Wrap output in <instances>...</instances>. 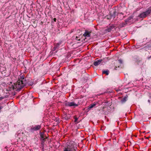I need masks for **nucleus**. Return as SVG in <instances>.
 I'll return each mask as SVG.
<instances>
[{"instance_id": "0eeeda50", "label": "nucleus", "mask_w": 151, "mask_h": 151, "mask_svg": "<svg viewBox=\"0 0 151 151\" xmlns=\"http://www.w3.org/2000/svg\"><path fill=\"white\" fill-rule=\"evenodd\" d=\"M115 27L113 25H111L109 26H108L107 28L106 29V30L108 32H110L113 29H114Z\"/></svg>"}, {"instance_id": "9b49d317", "label": "nucleus", "mask_w": 151, "mask_h": 151, "mask_svg": "<svg viewBox=\"0 0 151 151\" xmlns=\"http://www.w3.org/2000/svg\"><path fill=\"white\" fill-rule=\"evenodd\" d=\"M102 61V60L100 59L98 60L97 61H95L93 63V65L95 66H97L98 65L100 64Z\"/></svg>"}, {"instance_id": "bb28decb", "label": "nucleus", "mask_w": 151, "mask_h": 151, "mask_svg": "<svg viewBox=\"0 0 151 151\" xmlns=\"http://www.w3.org/2000/svg\"><path fill=\"white\" fill-rule=\"evenodd\" d=\"M21 78L23 80L24 79V78L23 76H22Z\"/></svg>"}, {"instance_id": "5701e85b", "label": "nucleus", "mask_w": 151, "mask_h": 151, "mask_svg": "<svg viewBox=\"0 0 151 151\" xmlns=\"http://www.w3.org/2000/svg\"><path fill=\"white\" fill-rule=\"evenodd\" d=\"M56 19L55 18H54L53 19V20L54 22H56Z\"/></svg>"}, {"instance_id": "f8f14e48", "label": "nucleus", "mask_w": 151, "mask_h": 151, "mask_svg": "<svg viewBox=\"0 0 151 151\" xmlns=\"http://www.w3.org/2000/svg\"><path fill=\"white\" fill-rule=\"evenodd\" d=\"M61 44V42H59L55 45L53 47V50L55 51L59 47V46Z\"/></svg>"}, {"instance_id": "2eb2a0df", "label": "nucleus", "mask_w": 151, "mask_h": 151, "mask_svg": "<svg viewBox=\"0 0 151 151\" xmlns=\"http://www.w3.org/2000/svg\"><path fill=\"white\" fill-rule=\"evenodd\" d=\"M127 24L126 22H122L120 24V26L121 27H124L127 25Z\"/></svg>"}, {"instance_id": "6e6552de", "label": "nucleus", "mask_w": 151, "mask_h": 151, "mask_svg": "<svg viewBox=\"0 0 151 151\" xmlns=\"http://www.w3.org/2000/svg\"><path fill=\"white\" fill-rule=\"evenodd\" d=\"M117 12H116V11L115 10H114L113 13L112 14H110V18H113V19L114 18L116 15H117Z\"/></svg>"}, {"instance_id": "9d476101", "label": "nucleus", "mask_w": 151, "mask_h": 151, "mask_svg": "<svg viewBox=\"0 0 151 151\" xmlns=\"http://www.w3.org/2000/svg\"><path fill=\"white\" fill-rule=\"evenodd\" d=\"M128 98V96L127 95H126V96H124V98H123L121 101L120 102L122 104H123L125 103L127 100V99Z\"/></svg>"}, {"instance_id": "4be33fe9", "label": "nucleus", "mask_w": 151, "mask_h": 151, "mask_svg": "<svg viewBox=\"0 0 151 151\" xmlns=\"http://www.w3.org/2000/svg\"><path fill=\"white\" fill-rule=\"evenodd\" d=\"M4 98L3 96L0 97V100H2Z\"/></svg>"}, {"instance_id": "a211bd4d", "label": "nucleus", "mask_w": 151, "mask_h": 151, "mask_svg": "<svg viewBox=\"0 0 151 151\" xmlns=\"http://www.w3.org/2000/svg\"><path fill=\"white\" fill-rule=\"evenodd\" d=\"M41 145L42 147V148L44 149V145H45V142L43 141H41Z\"/></svg>"}, {"instance_id": "39448f33", "label": "nucleus", "mask_w": 151, "mask_h": 151, "mask_svg": "<svg viewBox=\"0 0 151 151\" xmlns=\"http://www.w3.org/2000/svg\"><path fill=\"white\" fill-rule=\"evenodd\" d=\"M80 104L79 102H78L77 104L75 103L74 102H67L65 104L66 106H68L69 107L73 106L74 108L75 107L78 106Z\"/></svg>"}, {"instance_id": "b1692460", "label": "nucleus", "mask_w": 151, "mask_h": 151, "mask_svg": "<svg viewBox=\"0 0 151 151\" xmlns=\"http://www.w3.org/2000/svg\"><path fill=\"white\" fill-rule=\"evenodd\" d=\"M145 50H146L147 49V48L149 47H147L146 45H145Z\"/></svg>"}, {"instance_id": "4468645a", "label": "nucleus", "mask_w": 151, "mask_h": 151, "mask_svg": "<svg viewBox=\"0 0 151 151\" xmlns=\"http://www.w3.org/2000/svg\"><path fill=\"white\" fill-rule=\"evenodd\" d=\"M109 71L108 70H103L102 71V74H106V75H109Z\"/></svg>"}, {"instance_id": "412c9836", "label": "nucleus", "mask_w": 151, "mask_h": 151, "mask_svg": "<svg viewBox=\"0 0 151 151\" xmlns=\"http://www.w3.org/2000/svg\"><path fill=\"white\" fill-rule=\"evenodd\" d=\"M147 58L148 60H150L151 58V55L150 56V57H147Z\"/></svg>"}, {"instance_id": "a878e982", "label": "nucleus", "mask_w": 151, "mask_h": 151, "mask_svg": "<svg viewBox=\"0 0 151 151\" xmlns=\"http://www.w3.org/2000/svg\"><path fill=\"white\" fill-rule=\"evenodd\" d=\"M141 60H139L138 61V64H139L140 62H141Z\"/></svg>"}, {"instance_id": "c85d7f7f", "label": "nucleus", "mask_w": 151, "mask_h": 151, "mask_svg": "<svg viewBox=\"0 0 151 151\" xmlns=\"http://www.w3.org/2000/svg\"><path fill=\"white\" fill-rule=\"evenodd\" d=\"M148 102H150V100H148Z\"/></svg>"}, {"instance_id": "ddd939ff", "label": "nucleus", "mask_w": 151, "mask_h": 151, "mask_svg": "<svg viewBox=\"0 0 151 151\" xmlns=\"http://www.w3.org/2000/svg\"><path fill=\"white\" fill-rule=\"evenodd\" d=\"M132 18H133V17L132 16L129 17L127 19H126L125 20V22H126L127 24V23L128 22H130V20L132 19Z\"/></svg>"}, {"instance_id": "f3484780", "label": "nucleus", "mask_w": 151, "mask_h": 151, "mask_svg": "<svg viewBox=\"0 0 151 151\" xmlns=\"http://www.w3.org/2000/svg\"><path fill=\"white\" fill-rule=\"evenodd\" d=\"M96 105L95 104H92L89 107H88V109H90L93 108L94 106H95Z\"/></svg>"}, {"instance_id": "aec40b11", "label": "nucleus", "mask_w": 151, "mask_h": 151, "mask_svg": "<svg viewBox=\"0 0 151 151\" xmlns=\"http://www.w3.org/2000/svg\"><path fill=\"white\" fill-rule=\"evenodd\" d=\"M118 61H119V62L120 63V64H122V60L121 59H119L118 60Z\"/></svg>"}, {"instance_id": "7ed1b4c3", "label": "nucleus", "mask_w": 151, "mask_h": 151, "mask_svg": "<svg viewBox=\"0 0 151 151\" xmlns=\"http://www.w3.org/2000/svg\"><path fill=\"white\" fill-rule=\"evenodd\" d=\"M151 14V7L147 9L145 12L140 14L138 17L140 18H145Z\"/></svg>"}, {"instance_id": "20e7f679", "label": "nucleus", "mask_w": 151, "mask_h": 151, "mask_svg": "<svg viewBox=\"0 0 151 151\" xmlns=\"http://www.w3.org/2000/svg\"><path fill=\"white\" fill-rule=\"evenodd\" d=\"M41 128L40 125H32L29 129V131L30 132H34L35 131H37L40 130Z\"/></svg>"}, {"instance_id": "f257e3e1", "label": "nucleus", "mask_w": 151, "mask_h": 151, "mask_svg": "<svg viewBox=\"0 0 151 151\" xmlns=\"http://www.w3.org/2000/svg\"><path fill=\"white\" fill-rule=\"evenodd\" d=\"M26 82L25 81L21 80L19 81H17L16 87L17 88V90L20 91L24 86H26Z\"/></svg>"}, {"instance_id": "dca6fc26", "label": "nucleus", "mask_w": 151, "mask_h": 151, "mask_svg": "<svg viewBox=\"0 0 151 151\" xmlns=\"http://www.w3.org/2000/svg\"><path fill=\"white\" fill-rule=\"evenodd\" d=\"M73 118L75 119L74 121V122L77 123H78V122H77V121L78 119V118H77L76 116H73Z\"/></svg>"}, {"instance_id": "f03ea898", "label": "nucleus", "mask_w": 151, "mask_h": 151, "mask_svg": "<svg viewBox=\"0 0 151 151\" xmlns=\"http://www.w3.org/2000/svg\"><path fill=\"white\" fill-rule=\"evenodd\" d=\"M77 149V147L72 144L67 145L64 149V151H76Z\"/></svg>"}, {"instance_id": "393cba45", "label": "nucleus", "mask_w": 151, "mask_h": 151, "mask_svg": "<svg viewBox=\"0 0 151 151\" xmlns=\"http://www.w3.org/2000/svg\"><path fill=\"white\" fill-rule=\"evenodd\" d=\"M3 108V107L2 106H0V110H1Z\"/></svg>"}, {"instance_id": "cd10ccee", "label": "nucleus", "mask_w": 151, "mask_h": 151, "mask_svg": "<svg viewBox=\"0 0 151 151\" xmlns=\"http://www.w3.org/2000/svg\"><path fill=\"white\" fill-rule=\"evenodd\" d=\"M13 86V90H14L15 88V87L14 86Z\"/></svg>"}, {"instance_id": "6ab92c4d", "label": "nucleus", "mask_w": 151, "mask_h": 151, "mask_svg": "<svg viewBox=\"0 0 151 151\" xmlns=\"http://www.w3.org/2000/svg\"><path fill=\"white\" fill-rule=\"evenodd\" d=\"M75 39L77 40H78V41H80V39L79 38V37H77V36H76V38H75Z\"/></svg>"}, {"instance_id": "423d86ee", "label": "nucleus", "mask_w": 151, "mask_h": 151, "mask_svg": "<svg viewBox=\"0 0 151 151\" xmlns=\"http://www.w3.org/2000/svg\"><path fill=\"white\" fill-rule=\"evenodd\" d=\"M91 32V31L86 30L84 33L83 34V36L85 37H90Z\"/></svg>"}, {"instance_id": "1a4fd4ad", "label": "nucleus", "mask_w": 151, "mask_h": 151, "mask_svg": "<svg viewBox=\"0 0 151 151\" xmlns=\"http://www.w3.org/2000/svg\"><path fill=\"white\" fill-rule=\"evenodd\" d=\"M40 140L41 141H46V137H45V135H44L43 133L42 132L40 133Z\"/></svg>"}]
</instances>
